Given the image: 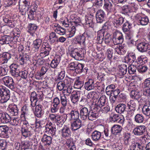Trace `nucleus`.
Segmentation results:
<instances>
[{
	"mask_svg": "<svg viewBox=\"0 0 150 150\" xmlns=\"http://www.w3.org/2000/svg\"><path fill=\"white\" fill-rule=\"evenodd\" d=\"M38 7L37 5L34 4L31 6V9L27 13L28 17L30 20H33L34 17H36L38 19L40 18L42 14L39 11H37V9Z\"/></svg>",
	"mask_w": 150,
	"mask_h": 150,
	"instance_id": "1",
	"label": "nucleus"
},
{
	"mask_svg": "<svg viewBox=\"0 0 150 150\" xmlns=\"http://www.w3.org/2000/svg\"><path fill=\"white\" fill-rule=\"evenodd\" d=\"M0 100L2 103L6 102L10 98V91L4 86H0Z\"/></svg>",
	"mask_w": 150,
	"mask_h": 150,
	"instance_id": "2",
	"label": "nucleus"
},
{
	"mask_svg": "<svg viewBox=\"0 0 150 150\" xmlns=\"http://www.w3.org/2000/svg\"><path fill=\"white\" fill-rule=\"evenodd\" d=\"M20 1L22 2L23 4L19 7L20 10L22 13L23 15H25L31 9V6L33 5H31L29 7L30 4V0H19Z\"/></svg>",
	"mask_w": 150,
	"mask_h": 150,
	"instance_id": "3",
	"label": "nucleus"
},
{
	"mask_svg": "<svg viewBox=\"0 0 150 150\" xmlns=\"http://www.w3.org/2000/svg\"><path fill=\"white\" fill-rule=\"evenodd\" d=\"M2 80L6 86L13 91L15 90L16 85L12 77L9 76H5L3 78Z\"/></svg>",
	"mask_w": 150,
	"mask_h": 150,
	"instance_id": "4",
	"label": "nucleus"
},
{
	"mask_svg": "<svg viewBox=\"0 0 150 150\" xmlns=\"http://www.w3.org/2000/svg\"><path fill=\"white\" fill-rule=\"evenodd\" d=\"M86 125V122L84 121H82L80 119L75 120L71 123V129L73 131H76L81 128H83Z\"/></svg>",
	"mask_w": 150,
	"mask_h": 150,
	"instance_id": "5",
	"label": "nucleus"
},
{
	"mask_svg": "<svg viewBox=\"0 0 150 150\" xmlns=\"http://www.w3.org/2000/svg\"><path fill=\"white\" fill-rule=\"evenodd\" d=\"M68 50L70 55L76 60H79L83 59L82 55L79 53L77 48L69 47Z\"/></svg>",
	"mask_w": 150,
	"mask_h": 150,
	"instance_id": "6",
	"label": "nucleus"
},
{
	"mask_svg": "<svg viewBox=\"0 0 150 150\" xmlns=\"http://www.w3.org/2000/svg\"><path fill=\"white\" fill-rule=\"evenodd\" d=\"M123 36L121 32L116 31L114 33L112 41L114 45L121 44L123 42Z\"/></svg>",
	"mask_w": 150,
	"mask_h": 150,
	"instance_id": "7",
	"label": "nucleus"
},
{
	"mask_svg": "<svg viewBox=\"0 0 150 150\" xmlns=\"http://www.w3.org/2000/svg\"><path fill=\"white\" fill-rule=\"evenodd\" d=\"M32 127L28 122L25 121L23 123L21 128L22 133L23 135L25 137H28L31 135L30 132Z\"/></svg>",
	"mask_w": 150,
	"mask_h": 150,
	"instance_id": "8",
	"label": "nucleus"
},
{
	"mask_svg": "<svg viewBox=\"0 0 150 150\" xmlns=\"http://www.w3.org/2000/svg\"><path fill=\"white\" fill-rule=\"evenodd\" d=\"M96 21L97 23H101L104 22L106 18L105 12L103 10H98L96 14Z\"/></svg>",
	"mask_w": 150,
	"mask_h": 150,
	"instance_id": "9",
	"label": "nucleus"
},
{
	"mask_svg": "<svg viewBox=\"0 0 150 150\" xmlns=\"http://www.w3.org/2000/svg\"><path fill=\"white\" fill-rule=\"evenodd\" d=\"M106 99V97L105 96H102L100 97L98 101L93 105V107H95L97 109V110L100 111L101 108L105 106V104H107Z\"/></svg>",
	"mask_w": 150,
	"mask_h": 150,
	"instance_id": "10",
	"label": "nucleus"
},
{
	"mask_svg": "<svg viewBox=\"0 0 150 150\" xmlns=\"http://www.w3.org/2000/svg\"><path fill=\"white\" fill-rule=\"evenodd\" d=\"M99 111L96 108L93 107V108L90 110L89 113L87 117L88 120L91 121L95 120L98 117V112Z\"/></svg>",
	"mask_w": 150,
	"mask_h": 150,
	"instance_id": "11",
	"label": "nucleus"
},
{
	"mask_svg": "<svg viewBox=\"0 0 150 150\" xmlns=\"http://www.w3.org/2000/svg\"><path fill=\"white\" fill-rule=\"evenodd\" d=\"M146 128L144 125L137 126L134 129L133 132L136 136L142 135L145 132Z\"/></svg>",
	"mask_w": 150,
	"mask_h": 150,
	"instance_id": "12",
	"label": "nucleus"
},
{
	"mask_svg": "<svg viewBox=\"0 0 150 150\" xmlns=\"http://www.w3.org/2000/svg\"><path fill=\"white\" fill-rule=\"evenodd\" d=\"M10 73L14 77H17L20 73V68L16 64L13 63L10 66Z\"/></svg>",
	"mask_w": 150,
	"mask_h": 150,
	"instance_id": "13",
	"label": "nucleus"
},
{
	"mask_svg": "<svg viewBox=\"0 0 150 150\" xmlns=\"http://www.w3.org/2000/svg\"><path fill=\"white\" fill-rule=\"evenodd\" d=\"M81 96V93L80 91H73L70 97L71 102L74 104H77L79 101Z\"/></svg>",
	"mask_w": 150,
	"mask_h": 150,
	"instance_id": "14",
	"label": "nucleus"
},
{
	"mask_svg": "<svg viewBox=\"0 0 150 150\" xmlns=\"http://www.w3.org/2000/svg\"><path fill=\"white\" fill-rule=\"evenodd\" d=\"M9 128L6 125L0 126V137L2 138H8L9 136Z\"/></svg>",
	"mask_w": 150,
	"mask_h": 150,
	"instance_id": "15",
	"label": "nucleus"
},
{
	"mask_svg": "<svg viewBox=\"0 0 150 150\" xmlns=\"http://www.w3.org/2000/svg\"><path fill=\"white\" fill-rule=\"evenodd\" d=\"M89 109L88 108L84 107L80 109V115L81 119L83 120H86L88 116L89 113Z\"/></svg>",
	"mask_w": 150,
	"mask_h": 150,
	"instance_id": "16",
	"label": "nucleus"
},
{
	"mask_svg": "<svg viewBox=\"0 0 150 150\" xmlns=\"http://www.w3.org/2000/svg\"><path fill=\"white\" fill-rule=\"evenodd\" d=\"M148 46V43L144 42H141L137 44V48L139 52L143 53L147 50Z\"/></svg>",
	"mask_w": 150,
	"mask_h": 150,
	"instance_id": "17",
	"label": "nucleus"
},
{
	"mask_svg": "<svg viewBox=\"0 0 150 150\" xmlns=\"http://www.w3.org/2000/svg\"><path fill=\"white\" fill-rule=\"evenodd\" d=\"M52 123L51 122H49L48 124H47L45 126V132L53 136L55 135L56 128L52 126Z\"/></svg>",
	"mask_w": 150,
	"mask_h": 150,
	"instance_id": "18",
	"label": "nucleus"
},
{
	"mask_svg": "<svg viewBox=\"0 0 150 150\" xmlns=\"http://www.w3.org/2000/svg\"><path fill=\"white\" fill-rule=\"evenodd\" d=\"M138 22L141 25H145L148 24L149 22L148 18L147 16L141 17L139 15H137L135 16Z\"/></svg>",
	"mask_w": 150,
	"mask_h": 150,
	"instance_id": "19",
	"label": "nucleus"
},
{
	"mask_svg": "<svg viewBox=\"0 0 150 150\" xmlns=\"http://www.w3.org/2000/svg\"><path fill=\"white\" fill-rule=\"evenodd\" d=\"M7 110L10 113L11 116H15L18 115L19 110L16 105H9L7 108Z\"/></svg>",
	"mask_w": 150,
	"mask_h": 150,
	"instance_id": "20",
	"label": "nucleus"
},
{
	"mask_svg": "<svg viewBox=\"0 0 150 150\" xmlns=\"http://www.w3.org/2000/svg\"><path fill=\"white\" fill-rule=\"evenodd\" d=\"M11 121V117L6 113L0 114V121L3 123H8Z\"/></svg>",
	"mask_w": 150,
	"mask_h": 150,
	"instance_id": "21",
	"label": "nucleus"
},
{
	"mask_svg": "<svg viewBox=\"0 0 150 150\" xmlns=\"http://www.w3.org/2000/svg\"><path fill=\"white\" fill-rule=\"evenodd\" d=\"M23 147L24 146V148L25 149H31L33 148L32 146H37V142L35 140H32V141L30 142L28 141H26L24 142V143H22Z\"/></svg>",
	"mask_w": 150,
	"mask_h": 150,
	"instance_id": "22",
	"label": "nucleus"
},
{
	"mask_svg": "<svg viewBox=\"0 0 150 150\" xmlns=\"http://www.w3.org/2000/svg\"><path fill=\"white\" fill-rule=\"evenodd\" d=\"M61 60V57L59 55H56L54 58L51 62L50 66L53 69L56 68Z\"/></svg>",
	"mask_w": 150,
	"mask_h": 150,
	"instance_id": "23",
	"label": "nucleus"
},
{
	"mask_svg": "<svg viewBox=\"0 0 150 150\" xmlns=\"http://www.w3.org/2000/svg\"><path fill=\"white\" fill-rule=\"evenodd\" d=\"M94 83L93 80L91 79H89L88 81L85 83V89L88 91L93 89L95 88Z\"/></svg>",
	"mask_w": 150,
	"mask_h": 150,
	"instance_id": "24",
	"label": "nucleus"
},
{
	"mask_svg": "<svg viewBox=\"0 0 150 150\" xmlns=\"http://www.w3.org/2000/svg\"><path fill=\"white\" fill-rule=\"evenodd\" d=\"M101 133L97 130H95L92 133L91 136L92 139L94 142L98 141L101 139Z\"/></svg>",
	"mask_w": 150,
	"mask_h": 150,
	"instance_id": "25",
	"label": "nucleus"
},
{
	"mask_svg": "<svg viewBox=\"0 0 150 150\" xmlns=\"http://www.w3.org/2000/svg\"><path fill=\"white\" fill-rule=\"evenodd\" d=\"M136 57L134 52H130L125 57V60L127 62L132 63L136 60Z\"/></svg>",
	"mask_w": 150,
	"mask_h": 150,
	"instance_id": "26",
	"label": "nucleus"
},
{
	"mask_svg": "<svg viewBox=\"0 0 150 150\" xmlns=\"http://www.w3.org/2000/svg\"><path fill=\"white\" fill-rule=\"evenodd\" d=\"M145 117L142 114L137 113L134 117V120L137 124H140L144 121Z\"/></svg>",
	"mask_w": 150,
	"mask_h": 150,
	"instance_id": "27",
	"label": "nucleus"
},
{
	"mask_svg": "<svg viewBox=\"0 0 150 150\" xmlns=\"http://www.w3.org/2000/svg\"><path fill=\"white\" fill-rule=\"evenodd\" d=\"M41 140L44 145L46 146L50 145L52 143L51 137L45 134L43 135Z\"/></svg>",
	"mask_w": 150,
	"mask_h": 150,
	"instance_id": "28",
	"label": "nucleus"
},
{
	"mask_svg": "<svg viewBox=\"0 0 150 150\" xmlns=\"http://www.w3.org/2000/svg\"><path fill=\"white\" fill-rule=\"evenodd\" d=\"M104 8L108 13H111L113 11V5L109 0H105Z\"/></svg>",
	"mask_w": 150,
	"mask_h": 150,
	"instance_id": "29",
	"label": "nucleus"
},
{
	"mask_svg": "<svg viewBox=\"0 0 150 150\" xmlns=\"http://www.w3.org/2000/svg\"><path fill=\"white\" fill-rule=\"evenodd\" d=\"M71 132L70 128L65 126L62 130V134L63 137H66L71 136Z\"/></svg>",
	"mask_w": 150,
	"mask_h": 150,
	"instance_id": "30",
	"label": "nucleus"
},
{
	"mask_svg": "<svg viewBox=\"0 0 150 150\" xmlns=\"http://www.w3.org/2000/svg\"><path fill=\"white\" fill-rule=\"evenodd\" d=\"M122 129V127L118 125H114L111 129V133L115 135L120 133Z\"/></svg>",
	"mask_w": 150,
	"mask_h": 150,
	"instance_id": "31",
	"label": "nucleus"
},
{
	"mask_svg": "<svg viewBox=\"0 0 150 150\" xmlns=\"http://www.w3.org/2000/svg\"><path fill=\"white\" fill-rule=\"evenodd\" d=\"M42 107L41 105H38L35 107L34 113L35 115L38 117H41L42 115Z\"/></svg>",
	"mask_w": 150,
	"mask_h": 150,
	"instance_id": "32",
	"label": "nucleus"
},
{
	"mask_svg": "<svg viewBox=\"0 0 150 150\" xmlns=\"http://www.w3.org/2000/svg\"><path fill=\"white\" fill-rule=\"evenodd\" d=\"M126 108V105L125 104L121 103L116 106L115 110L118 113L121 114L123 113L125 111Z\"/></svg>",
	"mask_w": 150,
	"mask_h": 150,
	"instance_id": "33",
	"label": "nucleus"
},
{
	"mask_svg": "<svg viewBox=\"0 0 150 150\" xmlns=\"http://www.w3.org/2000/svg\"><path fill=\"white\" fill-rule=\"evenodd\" d=\"M130 150H143L144 146L139 143L134 142L130 146Z\"/></svg>",
	"mask_w": 150,
	"mask_h": 150,
	"instance_id": "34",
	"label": "nucleus"
},
{
	"mask_svg": "<svg viewBox=\"0 0 150 150\" xmlns=\"http://www.w3.org/2000/svg\"><path fill=\"white\" fill-rule=\"evenodd\" d=\"M70 118L71 120H76L79 119L80 113L77 110H72L70 113Z\"/></svg>",
	"mask_w": 150,
	"mask_h": 150,
	"instance_id": "35",
	"label": "nucleus"
},
{
	"mask_svg": "<svg viewBox=\"0 0 150 150\" xmlns=\"http://www.w3.org/2000/svg\"><path fill=\"white\" fill-rule=\"evenodd\" d=\"M19 62L21 65H23L26 63L28 60L29 59V56L26 54H24L22 55L20 54L19 57Z\"/></svg>",
	"mask_w": 150,
	"mask_h": 150,
	"instance_id": "36",
	"label": "nucleus"
},
{
	"mask_svg": "<svg viewBox=\"0 0 150 150\" xmlns=\"http://www.w3.org/2000/svg\"><path fill=\"white\" fill-rule=\"evenodd\" d=\"M130 95L132 98L138 100L141 97L142 93L141 92L138 91H132L130 92Z\"/></svg>",
	"mask_w": 150,
	"mask_h": 150,
	"instance_id": "37",
	"label": "nucleus"
},
{
	"mask_svg": "<svg viewBox=\"0 0 150 150\" xmlns=\"http://www.w3.org/2000/svg\"><path fill=\"white\" fill-rule=\"evenodd\" d=\"M28 32L32 36L33 35L36 31L37 26L36 25L34 24L30 23L29 24L28 26Z\"/></svg>",
	"mask_w": 150,
	"mask_h": 150,
	"instance_id": "38",
	"label": "nucleus"
},
{
	"mask_svg": "<svg viewBox=\"0 0 150 150\" xmlns=\"http://www.w3.org/2000/svg\"><path fill=\"white\" fill-rule=\"evenodd\" d=\"M94 16L91 15H89L87 16L85 20V23L83 24L85 25H88L89 27H92L94 23L93 22V19Z\"/></svg>",
	"mask_w": 150,
	"mask_h": 150,
	"instance_id": "39",
	"label": "nucleus"
},
{
	"mask_svg": "<svg viewBox=\"0 0 150 150\" xmlns=\"http://www.w3.org/2000/svg\"><path fill=\"white\" fill-rule=\"evenodd\" d=\"M131 135L130 133H125L123 136L124 144L126 145H129L131 142Z\"/></svg>",
	"mask_w": 150,
	"mask_h": 150,
	"instance_id": "40",
	"label": "nucleus"
},
{
	"mask_svg": "<svg viewBox=\"0 0 150 150\" xmlns=\"http://www.w3.org/2000/svg\"><path fill=\"white\" fill-rule=\"evenodd\" d=\"M37 94L35 92H32L30 95V100L31 101V105L33 107H34L36 105L37 102Z\"/></svg>",
	"mask_w": 150,
	"mask_h": 150,
	"instance_id": "41",
	"label": "nucleus"
},
{
	"mask_svg": "<svg viewBox=\"0 0 150 150\" xmlns=\"http://www.w3.org/2000/svg\"><path fill=\"white\" fill-rule=\"evenodd\" d=\"M67 117V116H66V118H65V117H64L62 116L58 115H57L56 120L54 123H56L57 125H59L60 124L62 125L66 121Z\"/></svg>",
	"mask_w": 150,
	"mask_h": 150,
	"instance_id": "42",
	"label": "nucleus"
},
{
	"mask_svg": "<svg viewBox=\"0 0 150 150\" xmlns=\"http://www.w3.org/2000/svg\"><path fill=\"white\" fill-rule=\"evenodd\" d=\"M127 71V65L125 64H122L119 67L118 74L120 76L124 75L126 73Z\"/></svg>",
	"mask_w": 150,
	"mask_h": 150,
	"instance_id": "43",
	"label": "nucleus"
},
{
	"mask_svg": "<svg viewBox=\"0 0 150 150\" xmlns=\"http://www.w3.org/2000/svg\"><path fill=\"white\" fill-rule=\"evenodd\" d=\"M105 33V32H103V30H99L98 32L97 39L100 44L102 43L103 41Z\"/></svg>",
	"mask_w": 150,
	"mask_h": 150,
	"instance_id": "44",
	"label": "nucleus"
},
{
	"mask_svg": "<svg viewBox=\"0 0 150 150\" xmlns=\"http://www.w3.org/2000/svg\"><path fill=\"white\" fill-rule=\"evenodd\" d=\"M22 117H24L25 118L28 119L30 117V114L29 113L28 109L25 106L23 107L22 109V113L21 115Z\"/></svg>",
	"mask_w": 150,
	"mask_h": 150,
	"instance_id": "45",
	"label": "nucleus"
},
{
	"mask_svg": "<svg viewBox=\"0 0 150 150\" xmlns=\"http://www.w3.org/2000/svg\"><path fill=\"white\" fill-rule=\"evenodd\" d=\"M143 113L147 116H150V105H144L142 108Z\"/></svg>",
	"mask_w": 150,
	"mask_h": 150,
	"instance_id": "46",
	"label": "nucleus"
},
{
	"mask_svg": "<svg viewBox=\"0 0 150 150\" xmlns=\"http://www.w3.org/2000/svg\"><path fill=\"white\" fill-rule=\"evenodd\" d=\"M132 24L127 21H126L122 25V30L124 33L129 31Z\"/></svg>",
	"mask_w": 150,
	"mask_h": 150,
	"instance_id": "47",
	"label": "nucleus"
},
{
	"mask_svg": "<svg viewBox=\"0 0 150 150\" xmlns=\"http://www.w3.org/2000/svg\"><path fill=\"white\" fill-rule=\"evenodd\" d=\"M11 40L10 37L9 36L5 35L2 37L0 40V43L1 44H8Z\"/></svg>",
	"mask_w": 150,
	"mask_h": 150,
	"instance_id": "48",
	"label": "nucleus"
},
{
	"mask_svg": "<svg viewBox=\"0 0 150 150\" xmlns=\"http://www.w3.org/2000/svg\"><path fill=\"white\" fill-rule=\"evenodd\" d=\"M33 60L35 61V65H42L43 64L44 62L43 59L38 57V56H35L33 58ZM34 63L35 62H34Z\"/></svg>",
	"mask_w": 150,
	"mask_h": 150,
	"instance_id": "49",
	"label": "nucleus"
},
{
	"mask_svg": "<svg viewBox=\"0 0 150 150\" xmlns=\"http://www.w3.org/2000/svg\"><path fill=\"white\" fill-rule=\"evenodd\" d=\"M84 64L80 63H78L75 71L76 73L80 74L83 71Z\"/></svg>",
	"mask_w": 150,
	"mask_h": 150,
	"instance_id": "50",
	"label": "nucleus"
},
{
	"mask_svg": "<svg viewBox=\"0 0 150 150\" xmlns=\"http://www.w3.org/2000/svg\"><path fill=\"white\" fill-rule=\"evenodd\" d=\"M115 86L113 84H111L108 86L106 88L105 92L107 95H110L112 94V93L115 89Z\"/></svg>",
	"mask_w": 150,
	"mask_h": 150,
	"instance_id": "51",
	"label": "nucleus"
},
{
	"mask_svg": "<svg viewBox=\"0 0 150 150\" xmlns=\"http://www.w3.org/2000/svg\"><path fill=\"white\" fill-rule=\"evenodd\" d=\"M88 99L92 98L95 100L98 97V94L95 91H92L89 92L87 96Z\"/></svg>",
	"mask_w": 150,
	"mask_h": 150,
	"instance_id": "52",
	"label": "nucleus"
},
{
	"mask_svg": "<svg viewBox=\"0 0 150 150\" xmlns=\"http://www.w3.org/2000/svg\"><path fill=\"white\" fill-rule=\"evenodd\" d=\"M83 85V82L81 81L79 79H77L75 81L74 86L77 89H81Z\"/></svg>",
	"mask_w": 150,
	"mask_h": 150,
	"instance_id": "53",
	"label": "nucleus"
},
{
	"mask_svg": "<svg viewBox=\"0 0 150 150\" xmlns=\"http://www.w3.org/2000/svg\"><path fill=\"white\" fill-rule=\"evenodd\" d=\"M124 18L122 17H120L118 18H117L115 19L114 22L116 24L117 26L119 27L124 22Z\"/></svg>",
	"mask_w": 150,
	"mask_h": 150,
	"instance_id": "54",
	"label": "nucleus"
},
{
	"mask_svg": "<svg viewBox=\"0 0 150 150\" xmlns=\"http://www.w3.org/2000/svg\"><path fill=\"white\" fill-rule=\"evenodd\" d=\"M55 31L57 33L61 35H64L66 32V29L62 28L60 26H59L57 28Z\"/></svg>",
	"mask_w": 150,
	"mask_h": 150,
	"instance_id": "55",
	"label": "nucleus"
},
{
	"mask_svg": "<svg viewBox=\"0 0 150 150\" xmlns=\"http://www.w3.org/2000/svg\"><path fill=\"white\" fill-rule=\"evenodd\" d=\"M42 43V40L40 39H37L33 41V45L34 47L38 49Z\"/></svg>",
	"mask_w": 150,
	"mask_h": 150,
	"instance_id": "56",
	"label": "nucleus"
},
{
	"mask_svg": "<svg viewBox=\"0 0 150 150\" xmlns=\"http://www.w3.org/2000/svg\"><path fill=\"white\" fill-rule=\"evenodd\" d=\"M66 85L64 81H60L57 84V88L59 91H61L66 86Z\"/></svg>",
	"mask_w": 150,
	"mask_h": 150,
	"instance_id": "57",
	"label": "nucleus"
},
{
	"mask_svg": "<svg viewBox=\"0 0 150 150\" xmlns=\"http://www.w3.org/2000/svg\"><path fill=\"white\" fill-rule=\"evenodd\" d=\"M60 102L62 105H67V98L65 95H60Z\"/></svg>",
	"mask_w": 150,
	"mask_h": 150,
	"instance_id": "58",
	"label": "nucleus"
},
{
	"mask_svg": "<svg viewBox=\"0 0 150 150\" xmlns=\"http://www.w3.org/2000/svg\"><path fill=\"white\" fill-rule=\"evenodd\" d=\"M105 35L104 37L103 41L106 44H108L111 41V38L110 35L107 32H105Z\"/></svg>",
	"mask_w": 150,
	"mask_h": 150,
	"instance_id": "59",
	"label": "nucleus"
},
{
	"mask_svg": "<svg viewBox=\"0 0 150 150\" xmlns=\"http://www.w3.org/2000/svg\"><path fill=\"white\" fill-rule=\"evenodd\" d=\"M50 51H47L44 48H42L40 51V55L42 57H44L49 54Z\"/></svg>",
	"mask_w": 150,
	"mask_h": 150,
	"instance_id": "60",
	"label": "nucleus"
},
{
	"mask_svg": "<svg viewBox=\"0 0 150 150\" xmlns=\"http://www.w3.org/2000/svg\"><path fill=\"white\" fill-rule=\"evenodd\" d=\"M122 13L123 14H126L130 12V8L127 5L123 6L122 8Z\"/></svg>",
	"mask_w": 150,
	"mask_h": 150,
	"instance_id": "61",
	"label": "nucleus"
},
{
	"mask_svg": "<svg viewBox=\"0 0 150 150\" xmlns=\"http://www.w3.org/2000/svg\"><path fill=\"white\" fill-rule=\"evenodd\" d=\"M136 69V67L134 65H131L128 67V72L130 74H134Z\"/></svg>",
	"mask_w": 150,
	"mask_h": 150,
	"instance_id": "62",
	"label": "nucleus"
},
{
	"mask_svg": "<svg viewBox=\"0 0 150 150\" xmlns=\"http://www.w3.org/2000/svg\"><path fill=\"white\" fill-rule=\"evenodd\" d=\"M57 38L56 34L54 32H52L50 34L49 40L50 41L52 42H54Z\"/></svg>",
	"mask_w": 150,
	"mask_h": 150,
	"instance_id": "63",
	"label": "nucleus"
},
{
	"mask_svg": "<svg viewBox=\"0 0 150 150\" xmlns=\"http://www.w3.org/2000/svg\"><path fill=\"white\" fill-rule=\"evenodd\" d=\"M144 86L146 89L150 90V77L145 79L144 82Z\"/></svg>",
	"mask_w": 150,
	"mask_h": 150,
	"instance_id": "64",
	"label": "nucleus"
}]
</instances>
